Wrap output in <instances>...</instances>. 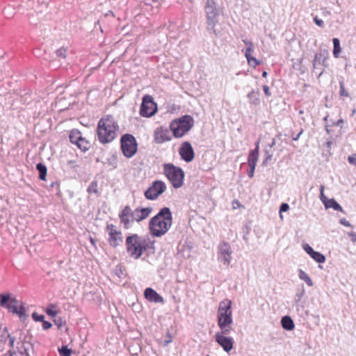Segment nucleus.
<instances>
[{
    "label": "nucleus",
    "mask_w": 356,
    "mask_h": 356,
    "mask_svg": "<svg viewBox=\"0 0 356 356\" xmlns=\"http://www.w3.org/2000/svg\"><path fill=\"white\" fill-rule=\"evenodd\" d=\"M36 169L39 172V178L41 180H45L47 172V169L45 165L42 163H39L36 165Z\"/></svg>",
    "instance_id": "nucleus-28"
},
{
    "label": "nucleus",
    "mask_w": 356,
    "mask_h": 356,
    "mask_svg": "<svg viewBox=\"0 0 356 356\" xmlns=\"http://www.w3.org/2000/svg\"><path fill=\"white\" fill-rule=\"evenodd\" d=\"M76 145L79 148H80L83 152L88 150L90 147L89 143L83 137L81 138L80 140H78Z\"/></svg>",
    "instance_id": "nucleus-35"
},
{
    "label": "nucleus",
    "mask_w": 356,
    "mask_h": 356,
    "mask_svg": "<svg viewBox=\"0 0 356 356\" xmlns=\"http://www.w3.org/2000/svg\"><path fill=\"white\" fill-rule=\"evenodd\" d=\"M259 96L260 94L258 90L255 91L252 90L248 94L247 97L250 104L257 106L260 104Z\"/></svg>",
    "instance_id": "nucleus-24"
},
{
    "label": "nucleus",
    "mask_w": 356,
    "mask_h": 356,
    "mask_svg": "<svg viewBox=\"0 0 356 356\" xmlns=\"http://www.w3.org/2000/svg\"><path fill=\"white\" fill-rule=\"evenodd\" d=\"M32 335L29 333V331H26V333L20 332V336L19 337V341L17 343H22V348H24V346H28L33 348V344L31 343L32 341Z\"/></svg>",
    "instance_id": "nucleus-19"
},
{
    "label": "nucleus",
    "mask_w": 356,
    "mask_h": 356,
    "mask_svg": "<svg viewBox=\"0 0 356 356\" xmlns=\"http://www.w3.org/2000/svg\"><path fill=\"white\" fill-rule=\"evenodd\" d=\"M263 90H264V92L265 95L267 97L270 96L271 94L270 92L269 88H268V86H266V85L263 86Z\"/></svg>",
    "instance_id": "nucleus-59"
},
{
    "label": "nucleus",
    "mask_w": 356,
    "mask_h": 356,
    "mask_svg": "<svg viewBox=\"0 0 356 356\" xmlns=\"http://www.w3.org/2000/svg\"><path fill=\"white\" fill-rule=\"evenodd\" d=\"M194 120L191 115H184L172 120L170 129L175 138H181L193 127Z\"/></svg>",
    "instance_id": "nucleus-6"
},
{
    "label": "nucleus",
    "mask_w": 356,
    "mask_h": 356,
    "mask_svg": "<svg viewBox=\"0 0 356 356\" xmlns=\"http://www.w3.org/2000/svg\"><path fill=\"white\" fill-rule=\"evenodd\" d=\"M58 352L60 356H71L72 354V350L67 346H62Z\"/></svg>",
    "instance_id": "nucleus-37"
},
{
    "label": "nucleus",
    "mask_w": 356,
    "mask_h": 356,
    "mask_svg": "<svg viewBox=\"0 0 356 356\" xmlns=\"http://www.w3.org/2000/svg\"><path fill=\"white\" fill-rule=\"evenodd\" d=\"M320 200H321V202L323 203V204L325 205V202H326V201H329L330 199L327 198V197L324 195V186L323 185H321L320 186Z\"/></svg>",
    "instance_id": "nucleus-43"
},
{
    "label": "nucleus",
    "mask_w": 356,
    "mask_h": 356,
    "mask_svg": "<svg viewBox=\"0 0 356 356\" xmlns=\"http://www.w3.org/2000/svg\"><path fill=\"white\" fill-rule=\"evenodd\" d=\"M170 129L164 127H158L154 132V140L157 144H161L172 139Z\"/></svg>",
    "instance_id": "nucleus-13"
},
{
    "label": "nucleus",
    "mask_w": 356,
    "mask_h": 356,
    "mask_svg": "<svg viewBox=\"0 0 356 356\" xmlns=\"http://www.w3.org/2000/svg\"><path fill=\"white\" fill-rule=\"evenodd\" d=\"M51 326H52V325L50 322L44 321V320L42 321V327L44 330H48L50 327H51Z\"/></svg>",
    "instance_id": "nucleus-54"
},
{
    "label": "nucleus",
    "mask_w": 356,
    "mask_h": 356,
    "mask_svg": "<svg viewBox=\"0 0 356 356\" xmlns=\"http://www.w3.org/2000/svg\"><path fill=\"white\" fill-rule=\"evenodd\" d=\"M339 222L346 227H351L352 226L351 224L350 223V222L348 221L346 218L340 219Z\"/></svg>",
    "instance_id": "nucleus-55"
},
{
    "label": "nucleus",
    "mask_w": 356,
    "mask_h": 356,
    "mask_svg": "<svg viewBox=\"0 0 356 356\" xmlns=\"http://www.w3.org/2000/svg\"><path fill=\"white\" fill-rule=\"evenodd\" d=\"M16 8L17 6H15V5L11 6L10 4H9L3 9L4 15L8 18L12 17L15 15L14 10L16 9Z\"/></svg>",
    "instance_id": "nucleus-34"
},
{
    "label": "nucleus",
    "mask_w": 356,
    "mask_h": 356,
    "mask_svg": "<svg viewBox=\"0 0 356 356\" xmlns=\"http://www.w3.org/2000/svg\"><path fill=\"white\" fill-rule=\"evenodd\" d=\"M297 311L299 312H304L306 315L308 314V312L307 310H304V307L303 306H300V305H298L297 306Z\"/></svg>",
    "instance_id": "nucleus-60"
},
{
    "label": "nucleus",
    "mask_w": 356,
    "mask_h": 356,
    "mask_svg": "<svg viewBox=\"0 0 356 356\" xmlns=\"http://www.w3.org/2000/svg\"><path fill=\"white\" fill-rule=\"evenodd\" d=\"M154 241H150L148 236H140L136 234L129 235L126 238V249L129 255L139 259L147 249L154 248Z\"/></svg>",
    "instance_id": "nucleus-2"
},
{
    "label": "nucleus",
    "mask_w": 356,
    "mask_h": 356,
    "mask_svg": "<svg viewBox=\"0 0 356 356\" xmlns=\"http://www.w3.org/2000/svg\"><path fill=\"white\" fill-rule=\"evenodd\" d=\"M302 132H303V130L302 129L296 136H293L292 139L295 141H297L299 139L300 135L302 134Z\"/></svg>",
    "instance_id": "nucleus-61"
},
{
    "label": "nucleus",
    "mask_w": 356,
    "mask_h": 356,
    "mask_svg": "<svg viewBox=\"0 0 356 356\" xmlns=\"http://www.w3.org/2000/svg\"><path fill=\"white\" fill-rule=\"evenodd\" d=\"M106 231L110 236L111 235H118V234H122L120 231L118 230L116 227L113 224H108L106 226Z\"/></svg>",
    "instance_id": "nucleus-36"
},
{
    "label": "nucleus",
    "mask_w": 356,
    "mask_h": 356,
    "mask_svg": "<svg viewBox=\"0 0 356 356\" xmlns=\"http://www.w3.org/2000/svg\"><path fill=\"white\" fill-rule=\"evenodd\" d=\"M82 136L79 131L73 130L70 134V140L71 143L76 145L79 142L78 140H80Z\"/></svg>",
    "instance_id": "nucleus-30"
},
{
    "label": "nucleus",
    "mask_w": 356,
    "mask_h": 356,
    "mask_svg": "<svg viewBox=\"0 0 356 356\" xmlns=\"http://www.w3.org/2000/svg\"><path fill=\"white\" fill-rule=\"evenodd\" d=\"M166 189V185L163 181H154L149 188L145 192V196L147 200H156Z\"/></svg>",
    "instance_id": "nucleus-10"
},
{
    "label": "nucleus",
    "mask_w": 356,
    "mask_h": 356,
    "mask_svg": "<svg viewBox=\"0 0 356 356\" xmlns=\"http://www.w3.org/2000/svg\"><path fill=\"white\" fill-rule=\"evenodd\" d=\"M157 111L156 104L151 95H146L143 97L140 114L143 117L149 118L154 115Z\"/></svg>",
    "instance_id": "nucleus-9"
},
{
    "label": "nucleus",
    "mask_w": 356,
    "mask_h": 356,
    "mask_svg": "<svg viewBox=\"0 0 356 356\" xmlns=\"http://www.w3.org/2000/svg\"><path fill=\"white\" fill-rule=\"evenodd\" d=\"M9 339V346L11 348L14 347L15 342L16 341V337L13 336L10 334H8V337Z\"/></svg>",
    "instance_id": "nucleus-48"
},
{
    "label": "nucleus",
    "mask_w": 356,
    "mask_h": 356,
    "mask_svg": "<svg viewBox=\"0 0 356 356\" xmlns=\"http://www.w3.org/2000/svg\"><path fill=\"white\" fill-rule=\"evenodd\" d=\"M325 207L326 209L332 208L334 211L345 213L342 207L334 198H331L329 201H326V202H325Z\"/></svg>",
    "instance_id": "nucleus-23"
},
{
    "label": "nucleus",
    "mask_w": 356,
    "mask_h": 356,
    "mask_svg": "<svg viewBox=\"0 0 356 356\" xmlns=\"http://www.w3.org/2000/svg\"><path fill=\"white\" fill-rule=\"evenodd\" d=\"M254 47H247L244 54L245 56L247 58L248 63L249 65H252L254 67L260 64V62L257 60L254 57H252L251 54L254 52Z\"/></svg>",
    "instance_id": "nucleus-20"
},
{
    "label": "nucleus",
    "mask_w": 356,
    "mask_h": 356,
    "mask_svg": "<svg viewBox=\"0 0 356 356\" xmlns=\"http://www.w3.org/2000/svg\"><path fill=\"white\" fill-rule=\"evenodd\" d=\"M318 65H322L325 67L328 66L327 63V58L323 54H316L313 60V67L316 68Z\"/></svg>",
    "instance_id": "nucleus-21"
},
{
    "label": "nucleus",
    "mask_w": 356,
    "mask_h": 356,
    "mask_svg": "<svg viewBox=\"0 0 356 356\" xmlns=\"http://www.w3.org/2000/svg\"><path fill=\"white\" fill-rule=\"evenodd\" d=\"M121 149L123 155L127 158L134 156L138 149V144L135 137L129 134H126L120 139Z\"/></svg>",
    "instance_id": "nucleus-8"
},
{
    "label": "nucleus",
    "mask_w": 356,
    "mask_h": 356,
    "mask_svg": "<svg viewBox=\"0 0 356 356\" xmlns=\"http://www.w3.org/2000/svg\"><path fill=\"white\" fill-rule=\"evenodd\" d=\"M304 250L311 257V254L315 251L309 244L302 245Z\"/></svg>",
    "instance_id": "nucleus-46"
},
{
    "label": "nucleus",
    "mask_w": 356,
    "mask_h": 356,
    "mask_svg": "<svg viewBox=\"0 0 356 356\" xmlns=\"http://www.w3.org/2000/svg\"><path fill=\"white\" fill-rule=\"evenodd\" d=\"M145 298L149 302L155 303H163L164 299L155 290L149 287L144 291Z\"/></svg>",
    "instance_id": "nucleus-16"
},
{
    "label": "nucleus",
    "mask_w": 356,
    "mask_h": 356,
    "mask_svg": "<svg viewBox=\"0 0 356 356\" xmlns=\"http://www.w3.org/2000/svg\"><path fill=\"white\" fill-rule=\"evenodd\" d=\"M233 323L232 314L218 316V325H228Z\"/></svg>",
    "instance_id": "nucleus-25"
},
{
    "label": "nucleus",
    "mask_w": 356,
    "mask_h": 356,
    "mask_svg": "<svg viewBox=\"0 0 356 356\" xmlns=\"http://www.w3.org/2000/svg\"><path fill=\"white\" fill-rule=\"evenodd\" d=\"M32 318L35 321H43L44 320V316L42 314H38L36 312H33L32 314Z\"/></svg>",
    "instance_id": "nucleus-44"
},
{
    "label": "nucleus",
    "mask_w": 356,
    "mask_h": 356,
    "mask_svg": "<svg viewBox=\"0 0 356 356\" xmlns=\"http://www.w3.org/2000/svg\"><path fill=\"white\" fill-rule=\"evenodd\" d=\"M97 184L96 181H92L88 187L87 191L88 193H97Z\"/></svg>",
    "instance_id": "nucleus-41"
},
{
    "label": "nucleus",
    "mask_w": 356,
    "mask_h": 356,
    "mask_svg": "<svg viewBox=\"0 0 356 356\" xmlns=\"http://www.w3.org/2000/svg\"><path fill=\"white\" fill-rule=\"evenodd\" d=\"M232 324H229L228 325H220L219 327L220 328L221 331L217 332L216 334H222V336H226L229 334L230 331L232 330Z\"/></svg>",
    "instance_id": "nucleus-38"
},
{
    "label": "nucleus",
    "mask_w": 356,
    "mask_h": 356,
    "mask_svg": "<svg viewBox=\"0 0 356 356\" xmlns=\"http://www.w3.org/2000/svg\"><path fill=\"white\" fill-rule=\"evenodd\" d=\"M332 41L334 45L333 56L335 58H338L341 50L340 47V41L338 38H333Z\"/></svg>",
    "instance_id": "nucleus-29"
},
{
    "label": "nucleus",
    "mask_w": 356,
    "mask_h": 356,
    "mask_svg": "<svg viewBox=\"0 0 356 356\" xmlns=\"http://www.w3.org/2000/svg\"><path fill=\"white\" fill-rule=\"evenodd\" d=\"M172 225V214L170 208L163 207L150 219L149 229L153 236L161 237L168 232Z\"/></svg>",
    "instance_id": "nucleus-1"
},
{
    "label": "nucleus",
    "mask_w": 356,
    "mask_h": 356,
    "mask_svg": "<svg viewBox=\"0 0 356 356\" xmlns=\"http://www.w3.org/2000/svg\"><path fill=\"white\" fill-rule=\"evenodd\" d=\"M118 124L111 115H106L98 122L97 136L100 143L105 144L112 142L117 136Z\"/></svg>",
    "instance_id": "nucleus-3"
},
{
    "label": "nucleus",
    "mask_w": 356,
    "mask_h": 356,
    "mask_svg": "<svg viewBox=\"0 0 356 356\" xmlns=\"http://www.w3.org/2000/svg\"><path fill=\"white\" fill-rule=\"evenodd\" d=\"M255 167L256 166H254V165H249L250 170L248 172V175L250 178H252L254 177Z\"/></svg>",
    "instance_id": "nucleus-52"
},
{
    "label": "nucleus",
    "mask_w": 356,
    "mask_h": 356,
    "mask_svg": "<svg viewBox=\"0 0 356 356\" xmlns=\"http://www.w3.org/2000/svg\"><path fill=\"white\" fill-rule=\"evenodd\" d=\"M289 209V206L287 203H282L280 207V217L282 218V212H286Z\"/></svg>",
    "instance_id": "nucleus-47"
},
{
    "label": "nucleus",
    "mask_w": 356,
    "mask_h": 356,
    "mask_svg": "<svg viewBox=\"0 0 356 356\" xmlns=\"http://www.w3.org/2000/svg\"><path fill=\"white\" fill-rule=\"evenodd\" d=\"M16 354V352L15 350H9L4 356L9 355V356H14Z\"/></svg>",
    "instance_id": "nucleus-63"
},
{
    "label": "nucleus",
    "mask_w": 356,
    "mask_h": 356,
    "mask_svg": "<svg viewBox=\"0 0 356 356\" xmlns=\"http://www.w3.org/2000/svg\"><path fill=\"white\" fill-rule=\"evenodd\" d=\"M314 22L316 23V24L320 27H323L324 26V22L322 19H318L317 17H315L314 18Z\"/></svg>",
    "instance_id": "nucleus-53"
},
{
    "label": "nucleus",
    "mask_w": 356,
    "mask_h": 356,
    "mask_svg": "<svg viewBox=\"0 0 356 356\" xmlns=\"http://www.w3.org/2000/svg\"><path fill=\"white\" fill-rule=\"evenodd\" d=\"M152 211V207L137 208L133 211L134 221L140 222L147 218Z\"/></svg>",
    "instance_id": "nucleus-17"
},
{
    "label": "nucleus",
    "mask_w": 356,
    "mask_h": 356,
    "mask_svg": "<svg viewBox=\"0 0 356 356\" xmlns=\"http://www.w3.org/2000/svg\"><path fill=\"white\" fill-rule=\"evenodd\" d=\"M259 157V153L257 149H252L248 155V165H254L256 166L257 160Z\"/></svg>",
    "instance_id": "nucleus-27"
},
{
    "label": "nucleus",
    "mask_w": 356,
    "mask_h": 356,
    "mask_svg": "<svg viewBox=\"0 0 356 356\" xmlns=\"http://www.w3.org/2000/svg\"><path fill=\"white\" fill-rule=\"evenodd\" d=\"M56 57L58 58H66V54H67V49L64 47H61L58 49H57L56 51Z\"/></svg>",
    "instance_id": "nucleus-39"
},
{
    "label": "nucleus",
    "mask_w": 356,
    "mask_h": 356,
    "mask_svg": "<svg viewBox=\"0 0 356 356\" xmlns=\"http://www.w3.org/2000/svg\"><path fill=\"white\" fill-rule=\"evenodd\" d=\"M179 154L181 159L187 163L191 162L195 157L194 149L191 144L188 141L181 143L179 149Z\"/></svg>",
    "instance_id": "nucleus-12"
},
{
    "label": "nucleus",
    "mask_w": 356,
    "mask_h": 356,
    "mask_svg": "<svg viewBox=\"0 0 356 356\" xmlns=\"http://www.w3.org/2000/svg\"><path fill=\"white\" fill-rule=\"evenodd\" d=\"M54 323L59 328L61 327L65 323L64 321H63L61 318H55Z\"/></svg>",
    "instance_id": "nucleus-51"
},
{
    "label": "nucleus",
    "mask_w": 356,
    "mask_h": 356,
    "mask_svg": "<svg viewBox=\"0 0 356 356\" xmlns=\"http://www.w3.org/2000/svg\"><path fill=\"white\" fill-rule=\"evenodd\" d=\"M0 306L6 308L15 314H17L21 319L26 318L25 308L23 303L15 297H12L10 293L0 294Z\"/></svg>",
    "instance_id": "nucleus-5"
},
{
    "label": "nucleus",
    "mask_w": 356,
    "mask_h": 356,
    "mask_svg": "<svg viewBox=\"0 0 356 356\" xmlns=\"http://www.w3.org/2000/svg\"><path fill=\"white\" fill-rule=\"evenodd\" d=\"M311 257L319 264L324 263L325 261V257L319 252L314 251L312 254Z\"/></svg>",
    "instance_id": "nucleus-33"
},
{
    "label": "nucleus",
    "mask_w": 356,
    "mask_h": 356,
    "mask_svg": "<svg viewBox=\"0 0 356 356\" xmlns=\"http://www.w3.org/2000/svg\"><path fill=\"white\" fill-rule=\"evenodd\" d=\"M206 16V29L209 34L215 37L219 36L220 32L216 30V26L219 23V17L222 13L220 7L216 0H207L204 6Z\"/></svg>",
    "instance_id": "nucleus-4"
},
{
    "label": "nucleus",
    "mask_w": 356,
    "mask_h": 356,
    "mask_svg": "<svg viewBox=\"0 0 356 356\" xmlns=\"http://www.w3.org/2000/svg\"><path fill=\"white\" fill-rule=\"evenodd\" d=\"M232 250L227 242H222L218 247V259L228 266L232 259Z\"/></svg>",
    "instance_id": "nucleus-11"
},
{
    "label": "nucleus",
    "mask_w": 356,
    "mask_h": 356,
    "mask_svg": "<svg viewBox=\"0 0 356 356\" xmlns=\"http://www.w3.org/2000/svg\"><path fill=\"white\" fill-rule=\"evenodd\" d=\"M55 307V305L51 304L46 309L47 314L51 317L56 316L58 314V312L54 309Z\"/></svg>",
    "instance_id": "nucleus-40"
},
{
    "label": "nucleus",
    "mask_w": 356,
    "mask_h": 356,
    "mask_svg": "<svg viewBox=\"0 0 356 356\" xmlns=\"http://www.w3.org/2000/svg\"><path fill=\"white\" fill-rule=\"evenodd\" d=\"M348 236L351 238V241L353 243H356V234L353 232H350L348 233Z\"/></svg>",
    "instance_id": "nucleus-58"
},
{
    "label": "nucleus",
    "mask_w": 356,
    "mask_h": 356,
    "mask_svg": "<svg viewBox=\"0 0 356 356\" xmlns=\"http://www.w3.org/2000/svg\"><path fill=\"white\" fill-rule=\"evenodd\" d=\"M2 334H3L6 337H8V334H9V332H8V330L7 327L3 328Z\"/></svg>",
    "instance_id": "nucleus-64"
},
{
    "label": "nucleus",
    "mask_w": 356,
    "mask_h": 356,
    "mask_svg": "<svg viewBox=\"0 0 356 356\" xmlns=\"http://www.w3.org/2000/svg\"><path fill=\"white\" fill-rule=\"evenodd\" d=\"M339 88H340V95L343 97H348L349 94L346 92L344 87V82L343 80L339 81Z\"/></svg>",
    "instance_id": "nucleus-42"
},
{
    "label": "nucleus",
    "mask_w": 356,
    "mask_h": 356,
    "mask_svg": "<svg viewBox=\"0 0 356 356\" xmlns=\"http://www.w3.org/2000/svg\"><path fill=\"white\" fill-rule=\"evenodd\" d=\"M163 173L174 188H179L183 186L184 172L181 168L175 166L172 163H165Z\"/></svg>",
    "instance_id": "nucleus-7"
},
{
    "label": "nucleus",
    "mask_w": 356,
    "mask_h": 356,
    "mask_svg": "<svg viewBox=\"0 0 356 356\" xmlns=\"http://www.w3.org/2000/svg\"><path fill=\"white\" fill-rule=\"evenodd\" d=\"M216 342L223 348V350L229 353L233 348L234 341L232 338L222 336V334H216Z\"/></svg>",
    "instance_id": "nucleus-14"
},
{
    "label": "nucleus",
    "mask_w": 356,
    "mask_h": 356,
    "mask_svg": "<svg viewBox=\"0 0 356 356\" xmlns=\"http://www.w3.org/2000/svg\"><path fill=\"white\" fill-rule=\"evenodd\" d=\"M343 123V119H339L336 122L334 123V126H341V124Z\"/></svg>",
    "instance_id": "nucleus-62"
},
{
    "label": "nucleus",
    "mask_w": 356,
    "mask_h": 356,
    "mask_svg": "<svg viewBox=\"0 0 356 356\" xmlns=\"http://www.w3.org/2000/svg\"><path fill=\"white\" fill-rule=\"evenodd\" d=\"M298 277L300 280H304L309 286H313V282L309 275L302 270H299Z\"/></svg>",
    "instance_id": "nucleus-31"
},
{
    "label": "nucleus",
    "mask_w": 356,
    "mask_h": 356,
    "mask_svg": "<svg viewBox=\"0 0 356 356\" xmlns=\"http://www.w3.org/2000/svg\"><path fill=\"white\" fill-rule=\"evenodd\" d=\"M231 305L232 302L230 300L221 301L218 307V316L232 314Z\"/></svg>",
    "instance_id": "nucleus-18"
},
{
    "label": "nucleus",
    "mask_w": 356,
    "mask_h": 356,
    "mask_svg": "<svg viewBox=\"0 0 356 356\" xmlns=\"http://www.w3.org/2000/svg\"><path fill=\"white\" fill-rule=\"evenodd\" d=\"M31 348V347H29L28 346H24V348H22V350H20L19 353L22 355H25L26 356H30L29 350Z\"/></svg>",
    "instance_id": "nucleus-50"
},
{
    "label": "nucleus",
    "mask_w": 356,
    "mask_h": 356,
    "mask_svg": "<svg viewBox=\"0 0 356 356\" xmlns=\"http://www.w3.org/2000/svg\"><path fill=\"white\" fill-rule=\"evenodd\" d=\"M108 242L109 244L113 248L120 245L123 242V237L122 234L110 236L108 238Z\"/></svg>",
    "instance_id": "nucleus-26"
},
{
    "label": "nucleus",
    "mask_w": 356,
    "mask_h": 356,
    "mask_svg": "<svg viewBox=\"0 0 356 356\" xmlns=\"http://www.w3.org/2000/svg\"><path fill=\"white\" fill-rule=\"evenodd\" d=\"M167 335H168V337H167V339L163 341V346H167L172 340V337L169 332H168Z\"/></svg>",
    "instance_id": "nucleus-56"
},
{
    "label": "nucleus",
    "mask_w": 356,
    "mask_h": 356,
    "mask_svg": "<svg viewBox=\"0 0 356 356\" xmlns=\"http://www.w3.org/2000/svg\"><path fill=\"white\" fill-rule=\"evenodd\" d=\"M106 163L112 169H115L118 166V157L115 154L111 155L107 159Z\"/></svg>",
    "instance_id": "nucleus-32"
},
{
    "label": "nucleus",
    "mask_w": 356,
    "mask_h": 356,
    "mask_svg": "<svg viewBox=\"0 0 356 356\" xmlns=\"http://www.w3.org/2000/svg\"><path fill=\"white\" fill-rule=\"evenodd\" d=\"M243 43L247 46V47H254L253 42L248 39L243 40Z\"/></svg>",
    "instance_id": "nucleus-57"
},
{
    "label": "nucleus",
    "mask_w": 356,
    "mask_h": 356,
    "mask_svg": "<svg viewBox=\"0 0 356 356\" xmlns=\"http://www.w3.org/2000/svg\"><path fill=\"white\" fill-rule=\"evenodd\" d=\"M265 154H266V157L262 162L263 165H266L268 162L269 161H270L273 158V154L269 153L268 151H266Z\"/></svg>",
    "instance_id": "nucleus-45"
},
{
    "label": "nucleus",
    "mask_w": 356,
    "mask_h": 356,
    "mask_svg": "<svg viewBox=\"0 0 356 356\" xmlns=\"http://www.w3.org/2000/svg\"><path fill=\"white\" fill-rule=\"evenodd\" d=\"M120 222L123 223L125 229H128L130 226V222L134 221L133 211L129 206H126L124 209L119 214Z\"/></svg>",
    "instance_id": "nucleus-15"
},
{
    "label": "nucleus",
    "mask_w": 356,
    "mask_h": 356,
    "mask_svg": "<svg viewBox=\"0 0 356 356\" xmlns=\"http://www.w3.org/2000/svg\"><path fill=\"white\" fill-rule=\"evenodd\" d=\"M281 325L282 327L287 331H291L293 330L295 327L293 321L289 316H284L282 318Z\"/></svg>",
    "instance_id": "nucleus-22"
},
{
    "label": "nucleus",
    "mask_w": 356,
    "mask_h": 356,
    "mask_svg": "<svg viewBox=\"0 0 356 356\" xmlns=\"http://www.w3.org/2000/svg\"><path fill=\"white\" fill-rule=\"evenodd\" d=\"M348 162L356 167V154H352L348 157Z\"/></svg>",
    "instance_id": "nucleus-49"
}]
</instances>
